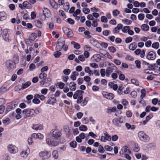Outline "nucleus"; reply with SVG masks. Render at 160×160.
I'll use <instances>...</instances> for the list:
<instances>
[{
  "instance_id": "1",
  "label": "nucleus",
  "mask_w": 160,
  "mask_h": 160,
  "mask_svg": "<svg viewBox=\"0 0 160 160\" xmlns=\"http://www.w3.org/2000/svg\"><path fill=\"white\" fill-rule=\"evenodd\" d=\"M48 135L49 138H47L46 139L47 144L52 147L58 146L62 135L61 132L57 129H52Z\"/></svg>"
},
{
  "instance_id": "2",
  "label": "nucleus",
  "mask_w": 160,
  "mask_h": 160,
  "mask_svg": "<svg viewBox=\"0 0 160 160\" xmlns=\"http://www.w3.org/2000/svg\"><path fill=\"white\" fill-rule=\"evenodd\" d=\"M138 135L139 139L142 141L146 142L149 140L148 136L142 131H139L138 133Z\"/></svg>"
},
{
  "instance_id": "3",
  "label": "nucleus",
  "mask_w": 160,
  "mask_h": 160,
  "mask_svg": "<svg viewBox=\"0 0 160 160\" xmlns=\"http://www.w3.org/2000/svg\"><path fill=\"white\" fill-rule=\"evenodd\" d=\"M65 41V40L64 38L59 39L56 46V50L61 51L64 45Z\"/></svg>"
},
{
  "instance_id": "4",
  "label": "nucleus",
  "mask_w": 160,
  "mask_h": 160,
  "mask_svg": "<svg viewBox=\"0 0 160 160\" xmlns=\"http://www.w3.org/2000/svg\"><path fill=\"white\" fill-rule=\"evenodd\" d=\"M6 67L9 72H11L15 69L16 68L15 63L11 60H8L6 62Z\"/></svg>"
},
{
  "instance_id": "5",
  "label": "nucleus",
  "mask_w": 160,
  "mask_h": 160,
  "mask_svg": "<svg viewBox=\"0 0 160 160\" xmlns=\"http://www.w3.org/2000/svg\"><path fill=\"white\" fill-rule=\"evenodd\" d=\"M39 156L43 159H47L51 156V153L47 150H44L40 152L39 154Z\"/></svg>"
},
{
  "instance_id": "6",
  "label": "nucleus",
  "mask_w": 160,
  "mask_h": 160,
  "mask_svg": "<svg viewBox=\"0 0 160 160\" xmlns=\"http://www.w3.org/2000/svg\"><path fill=\"white\" fill-rule=\"evenodd\" d=\"M24 117L25 118L31 117L34 114V109L29 108L24 109L22 112Z\"/></svg>"
},
{
  "instance_id": "7",
  "label": "nucleus",
  "mask_w": 160,
  "mask_h": 160,
  "mask_svg": "<svg viewBox=\"0 0 160 160\" xmlns=\"http://www.w3.org/2000/svg\"><path fill=\"white\" fill-rule=\"evenodd\" d=\"M119 153L121 155H123L126 154H131V152L128 147L125 146L122 148Z\"/></svg>"
},
{
  "instance_id": "8",
  "label": "nucleus",
  "mask_w": 160,
  "mask_h": 160,
  "mask_svg": "<svg viewBox=\"0 0 160 160\" xmlns=\"http://www.w3.org/2000/svg\"><path fill=\"white\" fill-rule=\"evenodd\" d=\"M104 136H102L101 137L100 140L101 141L105 142L106 141H110L111 140V136L108 134L107 132H105L104 133Z\"/></svg>"
},
{
  "instance_id": "9",
  "label": "nucleus",
  "mask_w": 160,
  "mask_h": 160,
  "mask_svg": "<svg viewBox=\"0 0 160 160\" xmlns=\"http://www.w3.org/2000/svg\"><path fill=\"white\" fill-rule=\"evenodd\" d=\"M114 70H117V67L113 64L112 66L108 67L106 70V74L107 77H109Z\"/></svg>"
},
{
  "instance_id": "10",
  "label": "nucleus",
  "mask_w": 160,
  "mask_h": 160,
  "mask_svg": "<svg viewBox=\"0 0 160 160\" xmlns=\"http://www.w3.org/2000/svg\"><path fill=\"white\" fill-rule=\"evenodd\" d=\"M64 33L69 37H72L73 35V33L71 30L67 27H64L62 28Z\"/></svg>"
},
{
  "instance_id": "11",
  "label": "nucleus",
  "mask_w": 160,
  "mask_h": 160,
  "mask_svg": "<svg viewBox=\"0 0 160 160\" xmlns=\"http://www.w3.org/2000/svg\"><path fill=\"white\" fill-rule=\"evenodd\" d=\"M8 148V151L11 153H15L18 151V148L14 145L12 144L9 145Z\"/></svg>"
},
{
  "instance_id": "12",
  "label": "nucleus",
  "mask_w": 160,
  "mask_h": 160,
  "mask_svg": "<svg viewBox=\"0 0 160 160\" xmlns=\"http://www.w3.org/2000/svg\"><path fill=\"white\" fill-rule=\"evenodd\" d=\"M156 53L153 51L149 52L147 55L146 58L149 60H153L156 58Z\"/></svg>"
},
{
  "instance_id": "13",
  "label": "nucleus",
  "mask_w": 160,
  "mask_h": 160,
  "mask_svg": "<svg viewBox=\"0 0 160 160\" xmlns=\"http://www.w3.org/2000/svg\"><path fill=\"white\" fill-rule=\"evenodd\" d=\"M123 122L122 120H121V118H114L112 120V123L114 125L120 127L122 123Z\"/></svg>"
},
{
  "instance_id": "14",
  "label": "nucleus",
  "mask_w": 160,
  "mask_h": 160,
  "mask_svg": "<svg viewBox=\"0 0 160 160\" xmlns=\"http://www.w3.org/2000/svg\"><path fill=\"white\" fill-rule=\"evenodd\" d=\"M103 96L107 99L111 100L114 97V95L112 93L104 92L102 93Z\"/></svg>"
},
{
  "instance_id": "15",
  "label": "nucleus",
  "mask_w": 160,
  "mask_h": 160,
  "mask_svg": "<svg viewBox=\"0 0 160 160\" xmlns=\"http://www.w3.org/2000/svg\"><path fill=\"white\" fill-rule=\"evenodd\" d=\"M83 93L84 92L82 90H77L73 95V98L74 99H77L78 97H80L81 96H83L82 93Z\"/></svg>"
},
{
  "instance_id": "16",
  "label": "nucleus",
  "mask_w": 160,
  "mask_h": 160,
  "mask_svg": "<svg viewBox=\"0 0 160 160\" xmlns=\"http://www.w3.org/2000/svg\"><path fill=\"white\" fill-rule=\"evenodd\" d=\"M42 11L45 18L46 17L49 18L50 17L51 13L50 11L47 8H43L42 9Z\"/></svg>"
},
{
  "instance_id": "17",
  "label": "nucleus",
  "mask_w": 160,
  "mask_h": 160,
  "mask_svg": "<svg viewBox=\"0 0 160 160\" xmlns=\"http://www.w3.org/2000/svg\"><path fill=\"white\" fill-rule=\"evenodd\" d=\"M134 53L137 55L140 54V56L141 58H142L144 57L145 54V51L142 50V51L139 49L136 50L134 51Z\"/></svg>"
},
{
  "instance_id": "18",
  "label": "nucleus",
  "mask_w": 160,
  "mask_h": 160,
  "mask_svg": "<svg viewBox=\"0 0 160 160\" xmlns=\"http://www.w3.org/2000/svg\"><path fill=\"white\" fill-rule=\"evenodd\" d=\"M7 15L4 12H0V21H3L6 19Z\"/></svg>"
},
{
  "instance_id": "19",
  "label": "nucleus",
  "mask_w": 160,
  "mask_h": 160,
  "mask_svg": "<svg viewBox=\"0 0 160 160\" xmlns=\"http://www.w3.org/2000/svg\"><path fill=\"white\" fill-rule=\"evenodd\" d=\"M29 150L28 148L26 151H24L22 152L21 153V155L23 158L26 157L29 153Z\"/></svg>"
},
{
  "instance_id": "20",
  "label": "nucleus",
  "mask_w": 160,
  "mask_h": 160,
  "mask_svg": "<svg viewBox=\"0 0 160 160\" xmlns=\"http://www.w3.org/2000/svg\"><path fill=\"white\" fill-rule=\"evenodd\" d=\"M69 85L70 89L71 91H73L76 90V84L74 82H70Z\"/></svg>"
},
{
  "instance_id": "21",
  "label": "nucleus",
  "mask_w": 160,
  "mask_h": 160,
  "mask_svg": "<svg viewBox=\"0 0 160 160\" xmlns=\"http://www.w3.org/2000/svg\"><path fill=\"white\" fill-rule=\"evenodd\" d=\"M49 3L50 5L52 7V8L56 9H57L58 5L54 1V0H50Z\"/></svg>"
},
{
  "instance_id": "22",
  "label": "nucleus",
  "mask_w": 160,
  "mask_h": 160,
  "mask_svg": "<svg viewBox=\"0 0 160 160\" xmlns=\"http://www.w3.org/2000/svg\"><path fill=\"white\" fill-rule=\"evenodd\" d=\"M43 127L42 125L38 124L34 125L32 127L33 129L36 130H41L43 128Z\"/></svg>"
},
{
  "instance_id": "23",
  "label": "nucleus",
  "mask_w": 160,
  "mask_h": 160,
  "mask_svg": "<svg viewBox=\"0 0 160 160\" xmlns=\"http://www.w3.org/2000/svg\"><path fill=\"white\" fill-rule=\"evenodd\" d=\"M31 82L29 81L27 82L24 84H22L20 89H24L29 87L31 85Z\"/></svg>"
},
{
  "instance_id": "24",
  "label": "nucleus",
  "mask_w": 160,
  "mask_h": 160,
  "mask_svg": "<svg viewBox=\"0 0 160 160\" xmlns=\"http://www.w3.org/2000/svg\"><path fill=\"white\" fill-rule=\"evenodd\" d=\"M137 44L135 42H133L130 44L129 46V49L131 50H134L137 48Z\"/></svg>"
},
{
  "instance_id": "25",
  "label": "nucleus",
  "mask_w": 160,
  "mask_h": 160,
  "mask_svg": "<svg viewBox=\"0 0 160 160\" xmlns=\"http://www.w3.org/2000/svg\"><path fill=\"white\" fill-rule=\"evenodd\" d=\"M2 37L4 40L6 41L9 42L10 40L9 34L6 32H5L3 34Z\"/></svg>"
},
{
  "instance_id": "26",
  "label": "nucleus",
  "mask_w": 160,
  "mask_h": 160,
  "mask_svg": "<svg viewBox=\"0 0 160 160\" xmlns=\"http://www.w3.org/2000/svg\"><path fill=\"white\" fill-rule=\"evenodd\" d=\"M125 126L128 129H131L132 130H134L135 128V127L134 125H131L130 124L128 123H126L125 124Z\"/></svg>"
},
{
  "instance_id": "27",
  "label": "nucleus",
  "mask_w": 160,
  "mask_h": 160,
  "mask_svg": "<svg viewBox=\"0 0 160 160\" xmlns=\"http://www.w3.org/2000/svg\"><path fill=\"white\" fill-rule=\"evenodd\" d=\"M35 25L38 28H40L42 26V22L38 20H35Z\"/></svg>"
},
{
  "instance_id": "28",
  "label": "nucleus",
  "mask_w": 160,
  "mask_h": 160,
  "mask_svg": "<svg viewBox=\"0 0 160 160\" xmlns=\"http://www.w3.org/2000/svg\"><path fill=\"white\" fill-rule=\"evenodd\" d=\"M90 42L93 46H96L97 45L98 43L97 40L94 38L91 39L90 40Z\"/></svg>"
},
{
  "instance_id": "29",
  "label": "nucleus",
  "mask_w": 160,
  "mask_h": 160,
  "mask_svg": "<svg viewBox=\"0 0 160 160\" xmlns=\"http://www.w3.org/2000/svg\"><path fill=\"white\" fill-rule=\"evenodd\" d=\"M30 4L27 1H25L23 3V6L24 7V8H30Z\"/></svg>"
},
{
  "instance_id": "30",
  "label": "nucleus",
  "mask_w": 160,
  "mask_h": 160,
  "mask_svg": "<svg viewBox=\"0 0 160 160\" xmlns=\"http://www.w3.org/2000/svg\"><path fill=\"white\" fill-rule=\"evenodd\" d=\"M52 156L55 159H57L58 157V153L57 151L54 150L52 152Z\"/></svg>"
},
{
  "instance_id": "31",
  "label": "nucleus",
  "mask_w": 160,
  "mask_h": 160,
  "mask_svg": "<svg viewBox=\"0 0 160 160\" xmlns=\"http://www.w3.org/2000/svg\"><path fill=\"white\" fill-rule=\"evenodd\" d=\"M33 96L32 95H29L26 97L27 102L29 104L31 102V100L33 98Z\"/></svg>"
},
{
  "instance_id": "32",
  "label": "nucleus",
  "mask_w": 160,
  "mask_h": 160,
  "mask_svg": "<svg viewBox=\"0 0 160 160\" xmlns=\"http://www.w3.org/2000/svg\"><path fill=\"white\" fill-rule=\"evenodd\" d=\"M47 77V74L45 73H41L39 75V78L42 79L44 80Z\"/></svg>"
},
{
  "instance_id": "33",
  "label": "nucleus",
  "mask_w": 160,
  "mask_h": 160,
  "mask_svg": "<svg viewBox=\"0 0 160 160\" xmlns=\"http://www.w3.org/2000/svg\"><path fill=\"white\" fill-rule=\"evenodd\" d=\"M59 50H56L54 53V56L56 58H58L61 55V52H59Z\"/></svg>"
},
{
  "instance_id": "34",
  "label": "nucleus",
  "mask_w": 160,
  "mask_h": 160,
  "mask_svg": "<svg viewBox=\"0 0 160 160\" xmlns=\"http://www.w3.org/2000/svg\"><path fill=\"white\" fill-rule=\"evenodd\" d=\"M146 91L144 89H143L141 90V93L142 94L141 95L140 98L142 99L145 96L146 94Z\"/></svg>"
},
{
  "instance_id": "35",
  "label": "nucleus",
  "mask_w": 160,
  "mask_h": 160,
  "mask_svg": "<svg viewBox=\"0 0 160 160\" xmlns=\"http://www.w3.org/2000/svg\"><path fill=\"white\" fill-rule=\"evenodd\" d=\"M141 28L142 30L148 31L149 29V27L148 25L145 24H143L142 25Z\"/></svg>"
},
{
  "instance_id": "36",
  "label": "nucleus",
  "mask_w": 160,
  "mask_h": 160,
  "mask_svg": "<svg viewBox=\"0 0 160 160\" xmlns=\"http://www.w3.org/2000/svg\"><path fill=\"white\" fill-rule=\"evenodd\" d=\"M155 144L154 143H151L149 144L148 145V148L151 150H154L155 148Z\"/></svg>"
},
{
  "instance_id": "37",
  "label": "nucleus",
  "mask_w": 160,
  "mask_h": 160,
  "mask_svg": "<svg viewBox=\"0 0 160 160\" xmlns=\"http://www.w3.org/2000/svg\"><path fill=\"white\" fill-rule=\"evenodd\" d=\"M130 29V27L128 26H125L123 28H122V31L124 33H126L128 29Z\"/></svg>"
},
{
  "instance_id": "38",
  "label": "nucleus",
  "mask_w": 160,
  "mask_h": 160,
  "mask_svg": "<svg viewBox=\"0 0 160 160\" xmlns=\"http://www.w3.org/2000/svg\"><path fill=\"white\" fill-rule=\"evenodd\" d=\"M79 129L81 131H85L87 130V128L85 125H81L79 127Z\"/></svg>"
},
{
  "instance_id": "39",
  "label": "nucleus",
  "mask_w": 160,
  "mask_h": 160,
  "mask_svg": "<svg viewBox=\"0 0 160 160\" xmlns=\"http://www.w3.org/2000/svg\"><path fill=\"white\" fill-rule=\"evenodd\" d=\"M159 46V43L158 42H156L155 43H154L152 45V47L156 49L158 48Z\"/></svg>"
},
{
  "instance_id": "40",
  "label": "nucleus",
  "mask_w": 160,
  "mask_h": 160,
  "mask_svg": "<svg viewBox=\"0 0 160 160\" xmlns=\"http://www.w3.org/2000/svg\"><path fill=\"white\" fill-rule=\"evenodd\" d=\"M70 145L72 148H75L77 146V142L75 141H73L70 143Z\"/></svg>"
},
{
  "instance_id": "41",
  "label": "nucleus",
  "mask_w": 160,
  "mask_h": 160,
  "mask_svg": "<svg viewBox=\"0 0 160 160\" xmlns=\"http://www.w3.org/2000/svg\"><path fill=\"white\" fill-rule=\"evenodd\" d=\"M104 148L105 150L108 151L110 152L111 151L112 149V148L108 145H106L104 147Z\"/></svg>"
},
{
  "instance_id": "42",
  "label": "nucleus",
  "mask_w": 160,
  "mask_h": 160,
  "mask_svg": "<svg viewBox=\"0 0 160 160\" xmlns=\"http://www.w3.org/2000/svg\"><path fill=\"white\" fill-rule=\"evenodd\" d=\"M63 72L65 75H68L70 73L71 71L69 69H66L63 71Z\"/></svg>"
},
{
  "instance_id": "43",
  "label": "nucleus",
  "mask_w": 160,
  "mask_h": 160,
  "mask_svg": "<svg viewBox=\"0 0 160 160\" xmlns=\"http://www.w3.org/2000/svg\"><path fill=\"white\" fill-rule=\"evenodd\" d=\"M133 150L136 152H138L139 150V148L138 144H135Z\"/></svg>"
},
{
  "instance_id": "44",
  "label": "nucleus",
  "mask_w": 160,
  "mask_h": 160,
  "mask_svg": "<svg viewBox=\"0 0 160 160\" xmlns=\"http://www.w3.org/2000/svg\"><path fill=\"white\" fill-rule=\"evenodd\" d=\"M36 68L35 65L33 63H31L29 66V69L31 71H33Z\"/></svg>"
},
{
  "instance_id": "45",
  "label": "nucleus",
  "mask_w": 160,
  "mask_h": 160,
  "mask_svg": "<svg viewBox=\"0 0 160 160\" xmlns=\"http://www.w3.org/2000/svg\"><path fill=\"white\" fill-rule=\"evenodd\" d=\"M64 9L65 10L68 11L69 8V3L68 2L65 3L64 5Z\"/></svg>"
},
{
  "instance_id": "46",
  "label": "nucleus",
  "mask_w": 160,
  "mask_h": 160,
  "mask_svg": "<svg viewBox=\"0 0 160 160\" xmlns=\"http://www.w3.org/2000/svg\"><path fill=\"white\" fill-rule=\"evenodd\" d=\"M78 58L79 60L82 62L84 61L85 60V58L84 56L82 54L78 56Z\"/></svg>"
},
{
  "instance_id": "47",
  "label": "nucleus",
  "mask_w": 160,
  "mask_h": 160,
  "mask_svg": "<svg viewBox=\"0 0 160 160\" xmlns=\"http://www.w3.org/2000/svg\"><path fill=\"white\" fill-rule=\"evenodd\" d=\"M138 18L139 20H142L144 18V14L140 13L138 14Z\"/></svg>"
},
{
  "instance_id": "48",
  "label": "nucleus",
  "mask_w": 160,
  "mask_h": 160,
  "mask_svg": "<svg viewBox=\"0 0 160 160\" xmlns=\"http://www.w3.org/2000/svg\"><path fill=\"white\" fill-rule=\"evenodd\" d=\"M135 63L136 64V66L138 68H141V62L138 60H136L135 61Z\"/></svg>"
},
{
  "instance_id": "49",
  "label": "nucleus",
  "mask_w": 160,
  "mask_h": 160,
  "mask_svg": "<svg viewBox=\"0 0 160 160\" xmlns=\"http://www.w3.org/2000/svg\"><path fill=\"white\" fill-rule=\"evenodd\" d=\"M83 12L86 14L89 13L90 12L89 9L87 8H84L82 9Z\"/></svg>"
},
{
  "instance_id": "50",
  "label": "nucleus",
  "mask_w": 160,
  "mask_h": 160,
  "mask_svg": "<svg viewBox=\"0 0 160 160\" xmlns=\"http://www.w3.org/2000/svg\"><path fill=\"white\" fill-rule=\"evenodd\" d=\"M100 73L102 77H104L105 75L106 71L105 69H102L100 70Z\"/></svg>"
},
{
  "instance_id": "51",
  "label": "nucleus",
  "mask_w": 160,
  "mask_h": 160,
  "mask_svg": "<svg viewBox=\"0 0 160 160\" xmlns=\"http://www.w3.org/2000/svg\"><path fill=\"white\" fill-rule=\"evenodd\" d=\"M115 108H111L109 109L108 110L107 112L108 113H111L112 112H114L116 111Z\"/></svg>"
},
{
  "instance_id": "52",
  "label": "nucleus",
  "mask_w": 160,
  "mask_h": 160,
  "mask_svg": "<svg viewBox=\"0 0 160 160\" xmlns=\"http://www.w3.org/2000/svg\"><path fill=\"white\" fill-rule=\"evenodd\" d=\"M108 49L110 52L113 53L115 52L116 51V49L113 46L108 47Z\"/></svg>"
},
{
  "instance_id": "53",
  "label": "nucleus",
  "mask_w": 160,
  "mask_h": 160,
  "mask_svg": "<svg viewBox=\"0 0 160 160\" xmlns=\"http://www.w3.org/2000/svg\"><path fill=\"white\" fill-rule=\"evenodd\" d=\"M67 22L69 24L73 25L74 23V21L71 18H68L67 20Z\"/></svg>"
},
{
  "instance_id": "54",
  "label": "nucleus",
  "mask_w": 160,
  "mask_h": 160,
  "mask_svg": "<svg viewBox=\"0 0 160 160\" xmlns=\"http://www.w3.org/2000/svg\"><path fill=\"white\" fill-rule=\"evenodd\" d=\"M78 99L77 101V102L78 103H80L82 102L83 96H81L80 97H78Z\"/></svg>"
},
{
  "instance_id": "55",
  "label": "nucleus",
  "mask_w": 160,
  "mask_h": 160,
  "mask_svg": "<svg viewBox=\"0 0 160 160\" xmlns=\"http://www.w3.org/2000/svg\"><path fill=\"white\" fill-rule=\"evenodd\" d=\"M130 95L132 97L135 98L137 96V92L135 91H133L131 92Z\"/></svg>"
},
{
  "instance_id": "56",
  "label": "nucleus",
  "mask_w": 160,
  "mask_h": 160,
  "mask_svg": "<svg viewBox=\"0 0 160 160\" xmlns=\"http://www.w3.org/2000/svg\"><path fill=\"white\" fill-rule=\"evenodd\" d=\"M101 20L102 22H106L108 21L107 18L104 16H102L101 18Z\"/></svg>"
},
{
  "instance_id": "57",
  "label": "nucleus",
  "mask_w": 160,
  "mask_h": 160,
  "mask_svg": "<svg viewBox=\"0 0 160 160\" xmlns=\"http://www.w3.org/2000/svg\"><path fill=\"white\" fill-rule=\"evenodd\" d=\"M83 79L86 82H89L91 80L90 78L88 76H86L84 77Z\"/></svg>"
},
{
  "instance_id": "58",
  "label": "nucleus",
  "mask_w": 160,
  "mask_h": 160,
  "mask_svg": "<svg viewBox=\"0 0 160 160\" xmlns=\"http://www.w3.org/2000/svg\"><path fill=\"white\" fill-rule=\"evenodd\" d=\"M48 89L47 88H43L41 90V93L42 94L46 95L48 92Z\"/></svg>"
},
{
  "instance_id": "59",
  "label": "nucleus",
  "mask_w": 160,
  "mask_h": 160,
  "mask_svg": "<svg viewBox=\"0 0 160 160\" xmlns=\"http://www.w3.org/2000/svg\"><path fill=\"white\" fill-rule=\"evenodd\" d=\"M32 102L34 104H39L40 103V101L38 99L34 98L32 100Z\"/></svg>"
},
{
  "instance_id": "60",
  "label": "nucleus",
  "mask_w": 160,
  "mask_h": 160,
  "mask_svg": "<svg viewBox=\"0 0 160 160\" xmlns=\"http://www.w3.org/2000/svg\"><path fill=\"white\" fill-rule=\"evenodd\" d=\"M132 41V38L131 37H129L125 39V42L128 43L131 42Z\"/></svg>"
},
{
  "instance_id": "61",
  "label": "nucleus",
  "mask_w": 160,
  "mask_h": 160,
  "mask_svg": "<svg viewBox=\"0 0 160 160\" xmlns=\"http://www.w3.org/2000/svg\"><path fill=\"white\" fill-rule=\"evenodd\" d=\"M90 66L94 68H98V66L97 64L94 63H91L90 64Z\"/></svg>"
},
{
  "instance_id": "62",
  "label": "nucleus",
  "mask_w": 160,
  "mask_h": 160,
  "mask_svg": "<svg viewBox=\"0 0 160 160\" xmlns=\"http://www.w3.org/2000/svg\"><path fill=\"white\" fill-rule=\"evenodd\" d=\"M123 21H124V22L126 23L125 24L127 25H130L132 22V21L127 19H126L125 20H123Z\"/></svg>"
},
{
  "instance_id": "63",
  "label": "nucleus",
  "mask_w": 160,
  "mask_h": 160,
  "mask_svg": "<svg viewBox=\"0 0 160 160\" xmlns=\"http://www.w3.org/2000/svg\"><path fill=\"white\" fill-rule=\"evenodd\" d=\"M43 138V135L41 133H37V138L40 139H42Z\"/></svg>"
},
{
  "instance_id": "64",
  "label": "nucleus",
  "mask_w": 160,
  "mask_h": 160,
  "mask_svg": "<svg viewBox=\"0 0 160 160\" xmlns=\"http://www.w3.org/2000/svg\"><path fill=\"white\" fill-rule=\"evenodd\" d=\"M113 15L114 16H116L119 13V12L117 10H115L113 11Z\"/></svg>"
}]
</instances>
